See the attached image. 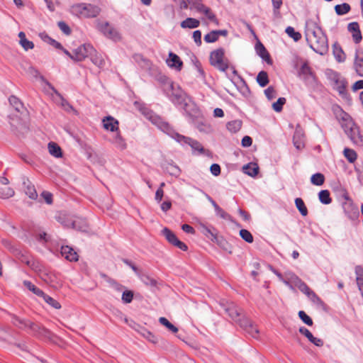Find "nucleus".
I'll list each match as a JSON object with an SVG mask.
<instances>
[{
  "label": "nucleus",
  "instance_id": "obj_26",
  "mask_svg": "<svg viewBox=\"0 0 363 363\" xmlns=\"http://www.w3.org/2000/svg\"><path fill=\"white\" fill-rule=\"evenodd\" d=\"M354 67L357 75L363 77V57H359L357 52L354 57Z\"/></svg>",
  "mask_w": 363,
  "mask_h": 363
},
{
  "label": "nucleus",
  "instance_id": "obj_3",
  "mask_svg": "<svg viewBox=\"0 0 363 363\" xmlns=\"http://www.w3.org/2000/svg\"><path fill=\"white\" fill-rule=\"evenodd\" d=\"M306 37L310 47L317 53L323 55L328 48V39L322 29L316 24L306 30Z\"/></svg>",
  "mask_w": 363,
  "mask_h": 363
},
{
  "label": "nucleus",
  "instance_id": "obj_8",
  "mask_svg": "<svg viewBox=\"0 0 363 363\" xmlns=\"http://www.w3.org/2000/svg\"><path fill=\"white\" fill-rule=\"evenodd\" d=\"M94 52H95V49L91 44H83L73 50V60L82 61Z\"/></svg>",
  "mask_w": 363,
  "mask_h": 363
},
{
  "label": "nucleus",
  "instance_id": "obj_23",
  "mask_svg": "<svg viewBox=\"0 0 363 363\" xmlns=\"http://www.w3.org/2000/svg\"><path fill=\"white\" fill-rule=\"evenodd\" d=\"M242 171L245 174L254 177L259 172V167L256 163H249L243 166Z\"/></svg>",
  "mask_w": 363,
  "mask_h": 363
},
{
  "label": "nucleus",
  "instance_id": "obj_41",
  "mask_svg": "<svg viewBox=\"0 0 363 363\" xmlns=\"http://www.w3.org/2000/svg\"><path fill=\"white\" fill-rule=\"evenodd\" d=\"M286 33L287 35L293 38L294 41L297 42L301 38V35L300 33L295 31L294 28L291 26H288L286 28Z\"/></svg>",
  "mask_w": 363,
  "mask_h": 363
},
{
  "label": "nucleus",
  "instance_id": "obj_22",
  "mask_svg": "<svg viewBox=\"0 0 363 363\" xmlns=\"http://www.w3.org/2000/svg\"><path fill=\"white\" fill-rule=\"evenodd\" d=\"M51 89L53 90V91L60 97V106L61 107L67 112L70 113L73 112L75 114L77 113V111L73 108V106L67 101L65 100L61 94L53 87L51 86Z\"/></svg>",
  "mask_w": 363,
  "mask_h": 363
},
{
  "label": "nucleus",
  "instance_id": "obj_53",
  "mask_svg": "<svg viewBox=\"0 0 363 363\" xmlns=\"http://www.w3.org/2000/svg\"><path fill=\"white\" fill-rule=\"evenodd\" d=\"M245 330L254 338H257L258 337L259 330L252 323L248 325V327Z\"/></svg>",
  "mask_w": 363,
  "mask_h": 363
},
{
  "label": "nucleus",
  "instance_id": "obj_31",
  "mask_svg": "<svg viewBox=\"0 0 363 363\" xmlns=\"http://www.w3.org/2000/svg\"><path fill=\"white\" fill-rule=\"evenodd\" d=\"M257 82L261 87L266 86L269 83V78L267 72H259L257 76Z\"/></svg>",
  "mask_w": 363,
  "mask_h": 363
},
{
  "label": "nucleus",
  "instance_id": "obj_34",
  "mask_svg": "<svg viewBox=\"0 0 363 363\" xmlns=\"http://www.w3.org/2000/svg\"><path fill=\"white\" fill-rule=\"evenodd\" d=\"M333 54L337 62H342L345 60V54L342 48L340 47H337L336 45H334L333 47Z\"/></svg>",
  "mask_w": 363,
  "mask_h": 363
},
{
  "label": "nucleus",
  "instance_id": "obj_18",
  "mask_svg": "<svg viewBox=\"0 0 363 363\" xmlns=\"http://www.w3.org/2000/svg\"><path fill=\"white\" fill-rule=\"evenodd\" d=\"M61 254L66 259L70 262H77L78 260L77 253L67 245L61 247Z\"/></svg>",
  "mask_w": 363,
  "mask_h": 363
},
{
  "label": "nucleus",
  "instance_id": "obj_32",
  "mask_svg": "<svg viewBox=\"0 0 363 363\" xmlns=\"http://www.w3.org/2000/svg\"><path fill=\"white\" fill-rule=\"evenodd\" d=\"M10 104L16 109L18 112H21L23 109V104L22 102L15 96H11L9 99Z\"/></svg>",
  "mask_w": 363,
  "mask_h": 363
},
{
  "label": "nucleus",
  "instance_id": "obj_24",
  "mask_svg": "<svg viewBox=\"0 0 363 363\" xmlns=\"http://www.w3.org/2000/svg\"><path fill=\"white\" fill-rule=\"evenodd\" d=\"M200 25V21L194 18H187L181 22V27L182 28H196Z\"/></svg>",
  "mask_w": 363,
  "mask_h": 363
},
{
  "label": "nucleus",
  "instance_id": "obj_49",
  "mask_svg": "<svg viewBox=\"0 0 363 363\" xmlns=\"http://www.w3.org/2000/svg\"><path fill=\"white\" fill-rule=\"evenodd\" d=\"M218 37L215 30H212L208 34L205 35L204 40L208 43H212L218 40Z\"/></svg>",
  "mask_w": 363,
  "mask_h": 363
},
{
  "label": "nucleus",
  "instance_id": "obj_20",
  "mask_svg": "<svg viewBox=\"0 0 363 363\" xmlns=\"http://www.w3.org/2000/svg\"><path fill=\"white\" fill-rule=\"evenodd\" d=\"M255 50L259 56L267 62V64L271 65L272 63V60L270 59L269 54L264 46L259 42L255 45Z\"/></svg>",
  "mask_w": 363,
  "mask_h": 363
},
{
  "label": "nucleus",
  "instance_id": "obj_27",
  "mask_svg": "<svg viewBox=\"0 0 363 363\" xmlns=\"http://www.w3.org/2000/svg\"><path fill=\"white\" fill-rule=\"evenodd\" d=\"M89 57H90L91 61L97 67H103L105 65V61L101 55H99L96 51L93 54H91Z\"/></svg>",
  "mask_w": 363,
  "mask_h": 363
},
{
  "label": "nucleus",
  "instance_id": "obj_60",
  "mask_svg": "<svg viewBox=\"0 0 363 363\" xmlns=\"http://www.w3.org/2000/svg\"><path fill=\"white\" fill-rule=\"evenodd\" d=\"M192 38L198 46L201 45V32L199 30L194 31Z\"/></svg>",
  "mask_w": 363,
  "mask_h": 363
},
{
  "label": "nucleus",
  "instance_id": "obj_42",
  "mask_svg": "<svg viewBox=\"0 0 363 363\" xmlns=\"http://www.w3.org/2000/svg\"><path fill=\"white\" fill-rule=\"evenodd\" d=\"M239 234L242 239L244 240L245 242L248 243H252L253 242V236L249 230L246 229H242L240 230Z\"/></svg>",
  "mask_w": 363,
  "mask_h": 363
},
{
  "label": "nucleus",
  "instance_id": "obj_35",
  "mask_svg": "<svg viewBox=\"0 0 363 363\" xmlns=\"http://www.w3.org/2000/svg\"><path fill=\"white\" fill-rule=\"evenodd\" d=\"M325 182V177L322 173L313 174L311 177V182L315 186H321Z\"/></svg>",
  "mask_w": 363,
  "mask_h": 363
},
{
  "label": "nucleus",
  "instance_id": "obj_29",
  "mask_svg": "<svg viewBox=\"0 0 363 363\" xmlns=\"http://www.w3.org/2000/svg\"><path fill=\"white\" fill-rule=\"evenodd\" d=\"M24 286L33 294L37 295L39 297H42L44 296V292L39 288L36 287L33 284H32L30 281H24Z\"/></svg>",
  "mask_w": 363,
  "mask_h": 363
},
{
  "label": "nucleus",
  "instance_id": "obj_15",
  "mask_svg": "<svg viewBox=\"0 0 363 363\" xmlns=\"http://www.w3.org/2000/svg\"><path fill=\"white\" fill-rule=\"evenodd\" d=\"M293 143L297 150H302L305 147L304 133L299 128H296L294 132Z\"/></svg>",
  "mask_w": 363,
  "mask_h": 363
},
{
  "label": "nucleus",
  "instance_id": "obj_33",
  "mask_svg": "<svg viewBox=\"0 0 363 363\" xmlns=\"http://www.w3.org/2000/svg\"><path fill=\"white\" fill-rule=\"evenodd\" d=\"M344 156L348 160L349 162L353 163L357 157L356 152L350 148L346 147L343 151Z\"/></svg>",
  "mask_w": 363,
  "mask_h": 363
},
{
  "label": "nucleus",
  "instance_id": "obj_64",
  "mask_svg": "<svg viewBox=\"0 0 363 363\" xmlns=\"http://www.w3.org/2000/svg\"><path fill=\"white\" fill-rule=\"evenodd\" d=\"M337 90L342 97L344 98L347 96V93L346 91V85L345 82H341L340 84L337 86Z\"/></svg>",
  "mask_w": 363,
  "mask_h": 363
},
{
  "label": "nucleus",
  "instance_id": "obj_63",
  "mask_svg": "<svg viewBox=\"0 0 363 363\" xmlns=\"http://www.w3.org/2000/svg\"><path fill=\"white\" fill-rule=\"evenodd\" d=\"M295 287H297L301 292L305 294L308 293L311 289L302 280H301Z\"/></svg>",
  "mask_w": 363,
  "mask_h": 363
},
{
  "label": "nucleus",
  "instance_id": "obj_47",
  "mask_svg": "<svg viewBox=\"0 0 363 363\" xmlns=\"http://www.w3.org/2000/svg\"><path fill=\"white\" fill-rule=\"evenodd\" d=\"M298 317L300 319L307 325L311 326L313 325V320L303 311L298 312Z\"/></svg>",
  "mask_w": 363,
  "mask_h": 363
},
{
  "label": "nucleus",
  "instance_id": "obj_4",
  "mask_svg": "<svg viewBox=\"0 0 363 363\" xmlns=\"http://www.w3.org/2000/svg\"><path fill=\"white\" fill-rule=\"evenodd\" d=\"M99 7L90 4L80 3L71 6L70 12L79 17L94 18L100 13Z\"/></svg>",
  "mask_w": 363,
  "mask_h": 363
},
{
  "label": "nucleus",
  "instance_id": "obj_25",
  "mask_svg": "<svg viewBox=\"0 0 363 363\" xmlns=\"http://www.w3.org/2000/svg\"><path fill=\"white\" fill-rule=\"evenodd\" d=\"M48 150L50 154L56 158H60L62 156L60 147L55 143L50 142L48 143Z\"/></svg>",
  "mask_w": 363,
  "mask_h": 363
},
{
  "label": "nucleus",
  "instance_id": "obj_2",
  "mask_svg": "<svg viewBox=\"0 0 363 363\" xmlns=\"http://www.w3.org/2000/svg\"><path fill=\"white\" fill-rule=\"evenodd\" d=\"M146 117L152 124L155 125L160 130L174 138L177 142L182 145H189L194 152H197L198 154H203L205 152V149L199 141L177 133L171 125L167 122L164 121L160 116L153 112H148L146 113Z\"/></svg>",
  "mask_w": 363,
  "mask_h": 363
},
{
  "label": "nucleus",
  "instance_id": "obj_62",
  "mask_svg": "<svg viewBox=\"0 0 363 363\" xmlns=\"http://www.w3.org/2000/svg\"><path fill=\"white\" fill-rule=\"evenodd\" d=\"M235 322L239 323L240 327H242L244 330H245L248 327V325L251 324V322L249 319L245 318H241L240 316L238 318H237V320H235Z\"/></svg>",
  "mask_w": 363,
  "mask_h": 363
},
{
  "label": "nucleus",
  "instance_id": "obj_9",
  "mask_svg": "<svg viewBox=\"0 0 363 363\" xmlns=\"http://www.w3.org/2000/svg\"><path fill=\"white\" fill-rule=\"evenodd\" d=\"M98 28L106 37L111 39L113 41L117 42L121 39V36L119 32L115 28L111 26L108 22L99 23Z\"/></svg>",
  "mask_w": 363,
  "mask_h": 363
},
{
  "label": "nucleus",
  "instance_id": "obj_57",
  "mask_svg": "<svg viewBox=\"0 0 363 363\" xmlns=\"http://www.w3.org/2000/svg\"><path fill=\"white\" fill-rule=\"evenodd\" d=\"M264 94L269 100H272L276 97V91L272 86H269L264 90Z\"/></svg>",
  "mask_w": 363,
  "mask_h": 363
},
{
  "label": "nucleus",
  "instance_id": "obj_39",
  "mask_svg": "<svg viewBox=\"0 0 363 363\" xmlns=\"http://www.w3.org/2000/svg\"><path fill=\"white\" fill-rule=\"evenodd\" d=\"M42 298L48 304H49L52 308H54L55 309L61 308L60 303L55 299H54L52 297H50V296L47 295L46 294H44V296H43Z\"/></svg>",
  "mask_w": 363,
  "mask_h": 363
},
{
  "label": "nucleus",
  "instance_id": "obj_43",
  "mask_svg": "<svg viewBox=\"0 0 363 363\" xmlns=\"http://www.w3.org/2000/svg\"><path fill=\"white\" fill-rule=\"evenodd\" d=\"M14 195V191L10 187L0 189V197L2 199H9Z\"/></svg>",
  "mask_w": 363,
  "mask_h": 363
},
{
  "label": "nucleus",
  "instance_id": "obj_21",
  "mask_svg": "<svg viewBox=\"0 0 363 363\" xmlns=\"http://www.w3.org/2000/svg\"><path fill=\"white\" fill-rule=\"evenodd\" d=\"M70 227L81 232L88 231L89 227L86 220L82 218H77L71 221Z\"/></svg>",
  "mask_w": 363,
  "mask_h": 363
},
{
  "label": "nucleus",
  "instance_id": "obj_28",
  "mask_svg": "<svg viewBox=\"0 0 363 363\" xmlns=\"http://www.w3.org/2000/svg\"><path fill=\"white\" fill-rule=\"evenodd\" d=\"M318 199L322 203L325 205L330 204L332 202L330 194L328 190H321L318 193Z\"/></svg>",
  "mask_w": 363,
  "mask_h": 363
},
{
  "label": "nucleus",
  "instance_id": "obj_11",
  "mask_svg": "<svg viewBox=\"0 0 363 363\" xmlns=\"http://www.w3.org/2000/svg\"><path fill=\"white\" fill-rule=\"evenodd\" d=\"M220 306L223 308L225 312L228 313L230 318L233 320H237L241 315V309H240L235 303L233 302L221 303Z\"/></svg>",
  "mask_w": 363,
  "mask_h": 363
},
{
  "label": "nucleus",
  "instance_id": "obj_52",
  "mask_svg": "<svg viewBox=\"0 0 363 363\" xmlns=\"http://www.w3.org/2000/svg\"><path fill=\"white\" fill-rule=\"evenodd\" d=\"M201 228L202 233L206 237H211L212 240L216 238V235L214 234L208 227L206 226L205 225H201Z\"/></svg>",
  "mask_w": 363,
  "mask_h": 363
},
{
  "label": "nucleus",
  "instance_id": "obj_30",
  "mask_svg": "<svg viewBox=\"0 0 363 363\" xmlns=\"http://www.w3.org/2000/svg\"><path fill=\"white\" fill-rule=\"evenodd\" d=\"M351 9L349 4L343 3L342 4H337L335 6V13L338 16H342L347 13Z\"/></svg>",
  "mask_w": 363,
  "mask_h": 363
},
{
  "label": "nucleus",
  "instance_id": "obj_13",
  "mask_svg": "<svg viewBox=\"0 0 363 363\" xmlns=\"http://www.w3.org/2000/svg\"><path fill=\"white\" fill-rule=\"evenodd\" d=\"M138 277L145 286H148L151 289L152 291H155L156 289H158L157 281L147 274L140 272Z\"/></svg>",
  "mask_w": 363,
  "mask_h": 363
},
{
  "label": "nucleus",
  "instance_id": "obj_36",
  "mask_svg": "<svg viewBox=\"0 0 363 363\" xmlns=\"http://www.w3.org/2000/svg\"><path fill=\"white\" fill-rule=\"evenodd\" d=\"M242 122L239 120L232 121L227 123V128L232 133H236L241 128Z\"/></svg>",
  "mask_w": 363,
  "mask_h": 363
},
{
  "label": "nucleus",
  "instance_id": "obj_6",
  "mask_svg": "<svg viewBox=\"0 0 363 363\" xmlns=\"http://www.w3.org/2000/svg\"><path fill=\"white\" fill-rule=\"evenodd\" d=\"M210 64L221 72H225L228 68V60L225 59V50L218 48L212 51L209 57Z\"/></svg>",
  "mask_w": 363,
  "mask_h": 363
},
{
  "label": "nucleus",
  "instance_id": "obj_61",
  "mask_svg": "<svg viewBox=\"0 0 363 363\" xmlns=\"http://www.w3.org/2000/svg\"><path fill=\"white\" fill-rule=\"evenodd\" d=\"M57 220L62 224L64 226L69 228L71 225L72 220H67L65 215L60 214L59 216H56Z\"/></svg>",
  "mask_w": 363,
  "mask_h": 363
},
{
  "label": "nucleus",
  "instance_id": "obj_1",
  "mask_svg": "<svg viewBox=\"0 0 363 363\" xmlns=\"http://www.w3.org/2000/svg\"><path fill=\"white\" fill-rule=\"evenodd\" d=\"M162 84V91L176 106L182 108L184 112L190 117L197 115L199 109L186 93L179 86H175L174 83L166 76L160 77Z\"/></svg>",
  "mask_w": 363,
  "mask_h": 363
},
{
  "label": "nucleus",
  "instance_id": "obj_46",
  "mask_svg": "<svg viewBox=\"0 0 363 363\" xmlns=\"http://www.w3.org/2000/svg\"><path fill=\"white\" fill-rule=\"evenodd\" d=\"M215 211H216V215L220 216L221 218L229 220L230 222H233V217L230 214L226 213L220 207L218 208Z\"/></svg>",
  "mask_w": 363,
  "mask_h": 363
},
{
  "label": "nucleus",
  "instance_id": "obj_56",
  "mask_svg": "<svg viewBox=\"0 0 363 363\" xmlns=\"http://www.w3.org/2000/svg\"><path fill=\"white\" fill-rule=\"evenodd\" d=\"M194 66H195L197 72H199V77L202 79H205V77H206L205 72L201 67V62L197 59L195 60Z\"/></svg>",
  "mask_w": 363,
  "mask_h": 363
},
{
  "label": "nucleus",
  "instance_id": "obj_59",
  "mask_svg": "<svg viewBox=\"0 0 363 363\" xmlns=\"http://www.w3.org/2000/svg\"><path fill=\"white\" fill-rule=\"evenodd\" d=\"M58 27L66 35H69L71 33V29L69 26L64 21L58 22Z\"/></svg>",
  "mask_w": 363,
  "mask_h": 363
},
{
  "label": "nucleus",
  "instance_id": "obj_58",
  "mask_svg": "<svg viewBox=\"0 0 363 363\" xmlns=\"http://www.w3.org/2000/svg\"><path fill=\"white\" fill-rule=\"evenodd\" d=\"M286 274L294 286H296L298 284V283L301 280L298 276H296L293 272H287L286 273Z\"/></svg>",
  "mask_w": 363,
  "mask_h": 363
},
{
  "label": "nucleus",
  "instance_id": "obj_44",
  "mask_svg": "<svg viewBox=\"0 0 363 363\" xmlns=\"http://www.w3.org/2000/svg\"><path fill=\"white\" fill-rule=\"evenodd\" d=\"M167 172L172 176L178 177L180 174L181 170L180 169L173 164H169L166 168Z\"/></svg>",
  "mask_w": 363,
  "mask_h": 363
},
{
  "label": "nucleus",
  "instance_id": "obj_5",
  "mask_svg": "<svg viewBox=\"0 0 363 363\" xmlns=\"http://www.w3.org/2000/svg\"><path fill=\"white\" fill-rule=\"evenodd\" d=\"M11 323L19 329H29L35 335H40L42 334V331L45 330V328H42L39 325L34 323L29 320L21 318L13 314L11 315Z\"/></svg>",
  "mask_w": 363,
  "mask_h": 363
},
{
  "label": "nucleus",
  "instance_id": "obj_45",
  "mask_svg": "<svg viewBox=\"0 0 363 363\" xmlns=\"http://www.w3.org/2000/svg\"><path fill=\"white\" fill-rule=\"evenodd\" d=\"M286 99L284 97H280L278 100L272 104V108L276 112H280L284 104L286 103Z\"/></svg>",
  "mask_w": 363,
  "mask_h": 363
},
{
  "label": "nucleus",
  "instance_id": "obj_37",
  "mask_svg": "<svg viewBox=\"0 0 363 363\" xmlns=\"http://www.w3.org/2000/svg\"><path fill=\"white\" fill-rule=\"evenodd\" d=\"M188 3L191 5V9H196L198 12L201 13L206 7L203 4L202 0H187Z\"/></svg>",
  "mask_w": 363,
  "mask_h": 363
},
{
  "label": "nucleus",
  "instance_id": "obj_10",
  "mask_svg": "<svg viewBox=\"0 0 363 363\" xmlns=\"http://www.w3.org/2000/svg\"><path fill=\"white\" fill-rule=\"evenodd\" d=\"M162 235L166 238V240L172 245L178 247L179 249L186 251L188 250L187 245L183 242L180 241L174 233H173L171 230L167 228H164L162 230Z\"/></svg>",
  "mask_w": 363,
  "mask_h": 363
},
{
  "label": "nucleus",
  "instance_id": "obj_17",
  "mask_svg": "<svg viewBox=\"0 0 363 363\" xmlns=\"http://www.w3.org/2000/svg\"><path fill=\"white\" fill-rule=\"evenodd\" d=\"M103 126L104 128L107 130H110L111 132H118V121L116 120L112 116H106L105 117L103 121Z\"/></svg>",
  "mask_w": 363,
  "mask_h": 363
},
{
  "label": "nucleus",
  "instance_id": "obj_12",
  "mask_svg": "<svg viewBox=\"0 0 363 363\" xmlns=\"http://www.w3.org/2000/svg\"><path fill=\"white\" fill-rule=\"evenodd\" d=\"M342 208L345 215L350 220H355L359 218V211L357 205L352 201L345 202L342 205Z\"/></svg>",
  "mask_w": 363,
  "mask_h": 363
},
{
  "label": "nucleus",
  "instance_id": "obj_51",
  "mask_svg": "<svg viewBox=\"0 0 363 363\" xmlns=\"http://www.w3.org/2000/svg\"><path fill=\"white\" fill-rule=\"evenodd\" d=\"M306 295L314 303H315V304H320V303H322L321 299L311 289H310L308 291V292L306 294Z\"/></svg>",
  "mask_w": 363,
  "mask_h": 363
},
{
  "label": "nucleus",
  "instance_id": "obj_38",
  "mask_svg": "<svg viewBox=\"0 0 363 363\" xmlns=\"http://www.w3.org/2000/svg\"><path fill=\"white\" fill-rule=\"evenodd\" d=\"M295 204L302 216H306L308 214V209L301 198H296L295 199Z\"/></svg>",
  "mask_w": 363,
  "mask_h": 363
},
{
  "label": "nucleus",
  "instance_id": "obj_48",
  "mask_svg": "<svg viewBox=\"0 0 363 363\" xmlns=\"http://www.w3.org/2000/svg\"><path fill=\"white\" fill-rule=\"evenodd\" d=\"M272 3L273 6L274 15L276 16H279L280 15L279 9L283 4L282 0H272Z\"/></svg>",
  "mask_w": 363,
  "mask_h": 363
},
{
  "label": "nucleus",
  "instance_id": "obj_54",
  "mask_svg": "<svg viewBox=\"0 0 363 363\" xmlns=\"http://www.w3.org/2000/svg\"><path fill=\"white\" fill-rule=\"evenodd\" d=\"M133 293L131 291H125L122 294V301L125 303H129L133 301Z\"/></svg>",
  "mask_w": 363,
  "mask_h": 363
},
{
  "label": "nucleus",
  "instance_id": "obj_7",
  "mask_svg": "<svg viewBox=\"0 0 363 363\" xmlns=\"http://www.w3.org/2000/svg\"><path fill=\"white\" fill-rule=\"evenodd\" d=\"M298 77L307 86L313 87L317 84V79L307 62L301 65L298 71Z\"/></svg>",
  "mask_w": 363,
  "mask_h": 363
},
{
  "label": "nucleus",
  "instance_id": "obj_16",
  "mask_svg": "<svg viewBox=\"0 0 363 363\" xmlns=\"http://www.w3.org/2000/svg\"><path fill=\"white\" fill-rule=\"evenodd\" d=\"M347 30L352 35L353 40L355 43H359L362 39L359 26L357 22L350 23L347 26Z\"/></svg>",
  "mask_w": 363,
  "mask_h": 363
},
{
  "label": "nucleus",
  "instance_id": "obj_40",
  "mask_svg": "<svg viewBox=\"0 0 363 363\" xmlns=\"http://www.w3.org/2000/svg\"><path fill=\"white\" fill-rule=\"evenodd\" d=\"M159 322L162 325L165 326L167 328L169 329L171 332L173 333H176L178 331V328L174 326L173 324H172L166 318L161 317L159 318Z\"/></svg>",
  "mask_w": 363,
  "mask_h": 363
},
{
  "label": "nucleus",
  "instance_id": "obj_19",
  "mask_svg": "<svg viewBox=\"0 0 363 363\" xmlns=\"http://www.w3.org/2000/svg\"><path fill=\"white\" fill-rule=\"evenodd\" d=\"M111 142L116 148L121 150H123L127 147L125 140L122 137L120 131L115 133Z\"/></svg>",
  "mask_w": 363,
  "mask_h": 363
},
{
  "label": "nucleus",
  "instance_id": "obj_50",
  "mask_svg": "<svg viewBox=\"0 0 363 363\" xmlns=\"http://www.w3.org/2000/svg\"><path fill=\"white\" fill-rule=\"evenodd\" d=\"M26 194L31 199H35L38 197L37 191L34 187V186L32 185H28L26 190Z\"/></svg>",
  "mask_w": 363,
  "mask_h": 363
},
{
  "label": "nucleus",
  "instance_id": "obj_14",
  "mask_svg": "<svg viewBox=\"0 0 363 363\" xmlns=\"http://www.w3.org/2000/svg\"><path fill=\"white\" fill-rule=\"evenodd\" d=\"M166 62L169 67L174 68L177 71H180L183 67V62L179 57L172 52L169 53Z\"/></svg>",
  "mask_w": 363,
  "mask_h": 363
},
{
  "label": "nucleus",
  "instance_id": "obj_55",
  "mask_svg": "<svg viewBox=\"0 0 363 363\" xmlns=\"http://www.w3.org/2000/svg\"><path fill=\"white\" fill-rule=\"evenodd\" d=\"M19 43L26 51L33 49L34 48L33 43L32 41L28 40L26 38L23 39L22 40H19Z\"/></svg>",
  "mask_w": 363,
  "mask_h": 363
}]
</instances>
